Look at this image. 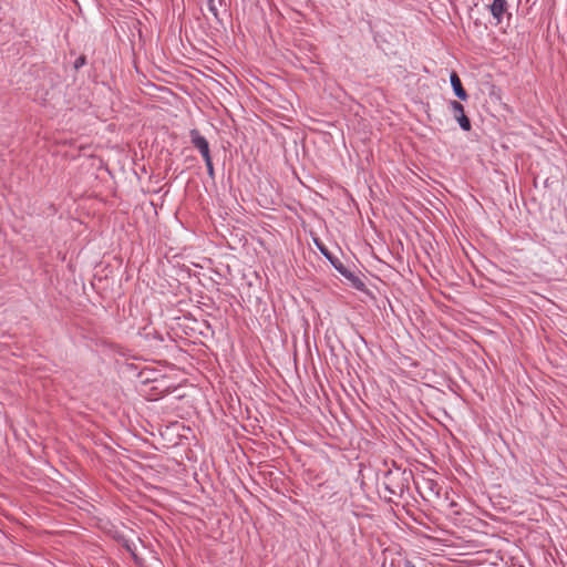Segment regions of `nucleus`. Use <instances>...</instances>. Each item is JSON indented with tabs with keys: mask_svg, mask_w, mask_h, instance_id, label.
<instances>
[{
	"mask_svg": "<svg viewBox=\"0 0 567 567\" xmlns=\"http://www.w3.org/2000/svg\"><path fill=\"white\" fill-rule=\"evenodd\" d=\"M450 109L454 115V118L457 121L460 127L463 131H470L471 130V121L465 115L464 106L457 101H451Z\"/></svg>",
	"mask_w": 567,
	"mask_h": 567,
	"instance_id": "1",
	"label": "nucleus"
},
{
	"mask_svg": "<svg viewBox=\"0 0 567 567\" xmlns=\"http://www.w3.org/2000/svg\"><path fill=\"white\" fill-rule=\"evenodd\" d=\"M190 141L194 147L198 150L203 158H207L210 156L209 152V144L208 141L200 135V133L197 130H192L189 132Z\"/></svg>",
	"mask_w": 567,
	"mask_h": 567,
	"instance_id": "2",
	"label": "nucleus"
},
{
	"mask_svg": "<svg viewBox=\"0 0 567 567\" xmlns=\"http://www.w3.org/2000/svg\"><path fill=\"white\" fill-rule=\"evenodd\" d=\"M488 9L492 17L497 21V23L502 22L504 13L507 10V1L506 0H488Z\"/></svg>",
	"mask_w": 567,
	"mask_h": 567,
	"instance_id": "3",
	"label": "nucleus"
},
{
	"mask_svg": "<svg viewBox=\"0 0 567 567\" xmlns=\"http://www.w3.org/2000/svg\"><path fill=\"white\" fill-rule=\"evenodd\" d=\"M450 82H451V85L453 87V91H454V94L460 99V100H463L465 101L468 95L466 93V91L463 89L462 86V82L458 78V75L456 74V72H452L451 75H450Z\"/></svg>",
	"mask_w": 567,
	"mask_h": 567,
	"instance_id": "4",
	"label": "nucleus"
},
{
	"mask_svg": "<svg viewBox=\"0 0 567 567\" xmlns=\"http://www.w3.org/2000/svg\"><path fill=\"white\" fill-rule=\"evenodd\" d=\"M208 10L217 17L218 14V7L221 6L223 0H206Z\"/></svg>",
	"mask_w": 567,
	"mask_h": 567,
	"instance_id": "5",
	"label": "nucleus"
},
{
	"mask_svg": "<svg viewBox=\"0 0 567 567\" xmlns=\"http://www.w3.org/2000/svg\"><path fill=\"white\" fill-rule=\"evenodd\" d=\"M319 249L320 251L331 261V264L333 265V267L342 275H346V270L343 268V266L339 262V265H337L333 260H331L329 254L327 252V250L322 247L319 246Z\"/></svg>",
	"mask_w": 567,
	"mask_h": 567,
	"instance_id": "6",
	"label": "nucleus"
},
{
	"mask_svg": "<svg viewBox=\"0 0 567 567\" xmlns=\"http://www.w3.org/2000/svg\"><path fill=\"white\" fill-rule=\"evenodd\" d=\"M205 161V164H206V167H207V173L210 177H214V165H213V161H212V157H207V158H204Z\"/></svg>",
	"mask_w": 567,
	"mask_h": 567,
	"instance_id": "7",
	"label": "nucleus"
},
{
	"mask_svg": "<svg viewBox=\"0 0 567 567\" xmlns=\"http://www.w3.org/2000/svg\"><path fill=\"white\" fill-rule=\"evenodd\" d=\"M85 64V58L84 56H79L75 62H74V68L75 69H80L82 68L83 65Z\"/></svg>",
	"mask_w": 567,
	"mask_h": 567,
	"instance_id": "8",
	"label": "nucleus"
}]
</instances>
